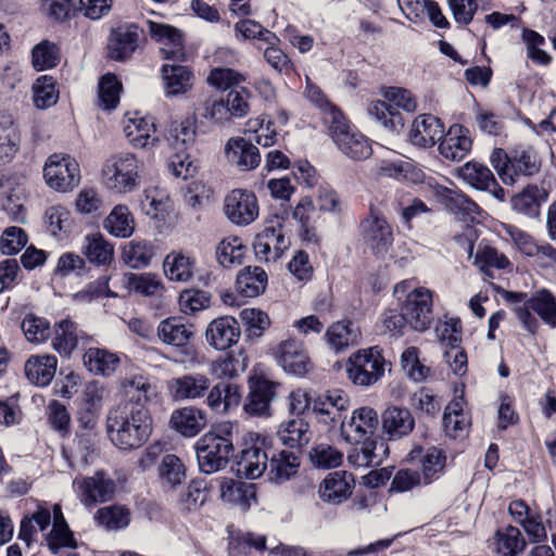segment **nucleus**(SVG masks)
Returning <instances> with one entry per match:
<instances>
[{
  "label": "nucleus",
  "mask_w": 556,
  "mask_h": 556,
  "mask_svg": "<svg viewBox=\"0 0 556 556\" xmlns=\"http://www.w3.org/2000/svg\"><path fill=\"white\" fill-rule=\"evenodd\" d=\"M153 419L142 410L110 408L105 419L109 441L122 452L143 446L152 434Z\"/></svg>",
  "instance_id": "nucleus-1"
},
{
  "label": "nucleus",
  "mask_w": 556,
  "mask_h": 556,
  "mask_svg": "<svg viewBox=\"0 0 556 556\" xmlns=\"http://www.w3.org/2000/svg\"><path fill=\"white\" fill-rule=\"evenodd\" d=\"M504 299L514 306V313L528 332L534 334L539 329V321L532 312L545 325L556 328V298L549 290L539 289L531 296L525 292L505 291Z\"/></svg>",
  "instance_id": "nucleus-2"
},
{
  "label": "nucleus",
  "mask_w": 556,
  "mask_h": 556,
  "mask_svg": "<svg viewBox=\"0 0 556 556\" xmlns=\"http://www.w3.org/2000/svg\"><path fill=\"white\" fill-rule=\"evenodd\" d=\"M197 459L202 472L223 470L235 455L232 426L219 425L203 434L195 443Z\"/></svg>",
  "instance_id": "nucleus-3"
},
{
  "label": "nucleus",
  "mask_w": 556,
  "mask_h": 556,
  "mask_svg": "<svg viewBox=\"0 0 556 556\" xmlns=\"http://www.w3.org/2000/svg\"><path fill=\"white\" fill-rule=\"evenodd\" d=\"M383 97L384 100L370 103L368 114L388 132L399 134L405 125L400 110L413 113L417 109V102L408 90L400 87H389L384 90Z\"/></svg>",
  "instance_id": "nucleus-4"
},
{
  "label": "nucleus",
  "mask_w": 556,
  "mask_h": 556,
  "mask_svg": "<svg viewBox=\"0 0 556 556\" xmlns=\"http://www.w3.org/2000/svg\"><path fill=\"white\" fill-rule=\"evenodd\" d=\"M325 125L338 149L348 157L359 161L371 155L369 140L351 125L341 111L328 112Z\"/></svg>",
  "instance_id": "nucleus-5"
},
{
  "label": "nucleus",
  "mask_w": 556,
  "mask_h": 556,
  "mask_svg": "<svg viewBox=\"0 0 556 556\" xmlns=\"http://www.w3.org/2000/svg\"><path fill=\"white\" fill-rule=\"evenodd\" d=\"M102 177L105 187L117 193L134 191L139 185V162L131 153H118L103 165Z\"/></svg>",
  "instance_id": "nucleus-6"
},
{
  "label": "nucleus",
  "mask_w": 556,
  "mask_h": 556,
  "mask_svg": "<svg viewBox=\"0 0 556 556\" xmlns=\"http://www.w3.org/2000/svg\"><path fill=\"white\" fill-rule=\"evenodd\" d=\"M386 361L377 346L359 351L350 357L346 372L354 384L369 387L384 374Z\"/></svg>",
  "instance_id": "nucleus-7"
},
{
  "label": "nucleus",
  "mask_w": 556,
  "mask_h": 556,
  "mask_svg": "<svg viewBox=\"0 0 556 556\" xmlns=\"http://www.w3.org/2000/svg\"><path fill=\"white\" fill-rule=\"evenodd\" d=\"M43 177L50 188L66 192L80 181L79 165L67 154H52L45 164Z\"/></svg>",
  "instance_id": "nucleus-8"
},
{
  "label": "nucleus",
  "mask_w": 556,
  "mask_h": 556,
  "mask_svg": "<svg viewBox=\"0 0 556 556\" xmlns=\"http://www.w3.org/2000/svg\"><path fill=\"white\" fill-rule=\"evenodd\" d=\"M364 244L376 255H384L393 244V231L384 216L372 206L359 224Z\"/></svg>",
  "instance_id": "nucleus-9"
},
{
  "label": "nucleus",
  "mask_w": 556,
  "mask_h": 556,
  "mask_svg": "<svg viewBox=\"0 0 556 556\" xmlns=\"http://www.w3.org/2000/svg\"><path fill=\"white\" fill-rule=\"evenodd\" d=\"M121 390L124 400L113 406L118 409L142 410L151 415L147 403L155 395V387L150 379L143 375H132L121 380Z\"/></svg>",
  "instance_id": "nucleus-10"
},
{
  "label": "nucleus",
  "mask_w": 556,
  "mask_h": 556,
  "mask_svg": "<svg viewBox=\"0 0 556 556\" xmlns=\"http://www.w3.org/2000/svg\"><path fill=\"white\" fill-rule=\"evenodd\" d=\"M432 305V291L426 288H417L407 294L401 309L412 329L425 331L433 320Z\"/></svg>",
  "instance_id": "nucleus-11"
},
{
  "label": "nucleus",
  "mask_w": 556,
  "mask_h": 556,
  "mask_svg": "<svg viewBox=\"0 0 556 556\" xmlns=\"http://www.w3.org/2000/svg\"><path fill=\"white\" fill-rule=\"evenodd\" d=\"M249 393L243 409L250 416H270V403L276 399L278 383L264 376H253L249 379Z\"/></svg>",
  "instance_id": "nucleus-12"
},
{
  "label": "nucleus",
  "mask_w": 556,
  "mask_h": 556,
  "mask_svg": "<svg viewBox=\"0 0 556 556\" xmlns=\"http://www.w3.org/2000/svg\"><path fill=\"white\" fill-rule=\"evenodd\" d=\"M290 241L283 233L282 226L277 219L266 226L253 241L255 256L261 262H276L289 248Z\"/></svg>",
  "instance_id": "nucleus-13"
},
{
  "label": "nucleus",
  "mask_w": 556,
  "mask_h": 556,
  "mask_svg": "<svg viewBox=\"0 0 556 556\" xmlns=\"http://www.w3.org/2000/svg\"><path fill=\"white\" fill-rule=\"evenodd\" d=\"M379 425L377 412L368 406H363L353 410L348 421H342L340 431L342 438L351 443L358 445L368 438H374Z\"/></svg>",
  "instance_id": "nucleus-14"
},
{
  "label": "nucleus",
  "mask_w": 556,
  "mask_h": 556,
  "mask_svg": "<svg viewBox=\"0 0 556 556\" xmlns=\"http://www.w3.org/2000/svg\"><path fill=\"white\" fill-rule=\"evenodd\" d=\"M224 212L232 224L250 225L258 216L257 199L253 192L235 189L225 198Z\"/></svg>",
  "instance_id": "nucleus-15"
},
{
  "label": "nucleus",
  "mask_w": 556,
  "mask_h": 556,
  "mask_svg": "<svg viewBox=\"0 0 556 556\" xmlns=\"http://www.w3.org/2000/svg\"><path fill=\"white\" fill-rule=\"evenodd\" d=\"M147 26L151 38L161 45L160 52L163 59L186 61L184 37L178 28L153 21H147Z\"/></svg>",
  "instance_id": "nucleus-16"
},
{
  "label": "nucleus",
  "mask_w": 556,
  "mask_h": 556,
  "mask_svg": "<svg viewBox=\"0 0 556 556\" xmlns=\"http://www.w3.org/2000/svg\"><path fill=\"white\" fill-rule=\"evenodd\" d=\"M80 491V500L84 505L92 506L97 503H104L114 496L116 484L114 480L103 470H98L91 477L75 480Z\"/></svg>",
  "instance_id": "nucleus-17"
},
{
  "label": "nucleus",
  "mask_w": 556,
  "mask_h": 556,
  "mask_svg": "<svg viewBox=\"0 0 556 556\" xmlns=\"http://www.w3.org/2000/svg\"><path fill=\"white\" fill-rule=\"evenodd\" d=\"M276 358L285 371L298 377H303L312 368L306 350L296 339L282 341L277 348Z\"/></svg>",
  "instance_id": "nucleus-18"
},
{
  "label": "nucleus",
  "mask_w": 556,
  "mask_h": 556,
  "mask_svg": "<svg viewBox=\"0 0 556 556\" xmlns=\"http://www.w3.org/2000/svg\"><path fill=\"white\" fill-rule=\"evenodd\" d=\"M458 176L475 189L486 191L501 202L505 201V190L488 166L478 162H467L458 169Z\"/></svg>",
  "instance_id": "nucleus-19"
},
{
  "label": "nucleus",
  "mask_w": 556,
  "mask_h": 556,
  "mask_svg": "<svg viewBox=\"0 0 556 556\" xmlns=\"http://www.w3.org/2000/svg\"><path fill=\"white\" fill-rule=\"evenodd\" d=\"M416 425L415 417L408 408L389 406L381 415L382 433L389 441H399L408 437Z\"/></svg>",
  "instance_id": "nucleus-20"
},
{
  "label": "nucleus",
  "mask_w": 556,
  "mask_h": 556,
  "mask_svg": "<svg viewBox=\"0 0 556 556\" xmlns=\"http://www.w3.org/2000/svg\"><path fill=\"white\" fill-rule=\"evenodd\" d=\"M348 454V462L356 468L378 467L387 458L389 446L383 439L374 437L362 441Z\"/></svg>",
  "instance_id": "nucleus-21"
},
{
  "label": "nucleus",
  "mask_w": 556,
  "mask_h": 556,
  "mask_svg": "<svg viewBox=\"0 0 556 556\" xmlns=\"http://www.w3.org/2000/svg\"><path fill=\"white\" fill-rule=\"evenodd\" d=\"M241 336V330L236 318L222 316L213 319L206 330V342L218 351H224L236 344Z\"/></svg>",
  "instance_id": "nucleus-22"
},
{
  "label": "nucleus",
  "mask_w": 556,
  "mask_h": 556,
  "mask_svg": "<svg viewBox=\"0 0 556 556\" xmlns=\"http://www.w3.org/2000/svg\"><path fill=\"white\" fill-rule=\"evenodd\" d=\"M548 194L544 186L528 184L510 198V205L517 214L534 219L540 216L541 207L547 201Z\"/></svg>",
  "instance_id": "nucleus-23"
},
{
  "label": "nucleus",
  "mask_w": 556,
  "mask_h": 556,
  "mask_svg": "<svg viewBox=\"0 0 556 556\" xmlns=\"http://www.w3.org/2000/svg\"><path fill=\"white\" fill-rule=\"evenodd\" d=\"M354 477L346 471H334L329 473L319 484L318 493L320 498L332 505L346 501L354 489Z\"/></svg>",
  "instance_id": "nucleus-24"
},
{
  "label": "nucleus",
  "mask_w": 556,
  "mask_h": 556,
  "mask_svg": "<svg viewBox=\"0 0 556 556\" xmlns=\"http://www.w3.org/2000/svg\"><path fill=\"white\" fill-rule=\"evenodd\" d=\"M443 134L444 125L438 117L431 114H421L415 118L408 140L418 148H430L442 139Z\"/></svg>",
  "instance_id": "nucleus-25"
},
{
  "label": "nucleus",
  "mask_w": 556,
  "mask_h": 556,
  "mask_svg": "<svg viewBox=\"0 0 556 556\" xmlns=\"http://www.w3.org/2000/svg\"><path fill=\"white\" fill-rule=\"evenodd\" d=\"M472 141L469 131L462 125H452L439 144L440 154L450 161L459 162L470 152Z\"/></svg>",
  "instance_id": "nucleus-26"
},
{
  "label": "nucleus",
  "mask_w": 556,
  "mask_h": 556,
  "mask_svg": "<svg viewBox=\"0 0 556 556\" xmlns=\"http://www.w3.org/2000/svg\"><path fill=\"white\" fill-rule=\"evenodd\" d=\"M170 428L185 438H193L207 425L205 410L195 406L175 409L169 419Z\"/></svg>",
  "instance_id": "nucleus-27"
},
{
  "label": "nucleus",
  "mask_w": 556,
  "mask_h": 556,
  "mask_svg": "<svg viewBox=\"0 0 556 556\" xmlns=\"http://www.w3.org/2000/svg\"><path fill=\"white\" fill-rule=\"evenodd\" d=\"M412 460L418 459L421 468V479L424 485H428L434 480L439 479L445 467V454L442 450L431 446L424 450L420 446H416L409 453Z\"/></svg>",
  "instance_id": "nucleus-28"
},
{
  "label": "nucleus",
  "mask_w": 556,
  "mask_h": 556,
  "mask_svg": "<svg viewBox=\"0 0 556 556\" xmlns=\"http://www.w3.org/2000/svg\"><path fill=\"white\" fill-rule=\"evenodd\" d=\"M229 162L241 170H251L260 165L261 154L256 146L242 137L230 138L225 147Z\"/></svg>",
  "instance_id": "nucleus-29"
},
{
  "label": "nucleus",
  "mask_w": 556,
  "mask_h": 556,
  "mask_svg": "<svg viewBox=\"0 0 556 556\" xmlns=\"http://www.w3.org/2000/svg\"><path fill=\"white\" fill-rule=\"evenodd\" d=\"M157 338L165 344L185 348L192 339L194 331L191 324H187L180 317L163 319L156 328Z\"/></svg>",
  "instance_id": "nucleus-30"
},
{
  "label": "nucleus",
  "mask_w": 556,
  "mask_h": 556,
  "mask_svg": "<svg viewBox=\"0 0 556 556\" xmlns=\"http://www.w3.org/2000/svg\"><path fill=\"white\" fill-rule=\"evenodd\" d=\"M58 367L54 355H31L24 365L27 380L37 387H47L53 379Z\"/></svg>",
  "instance_id": "nucleus-31"
},
{
  "label": "nucleus",
  "mask_w": 556,
  "mask_h": 556,
  "mask_svg": "<svg viewBox=\"0 0 556 556\" xmlns=\"http://www.w3.org/2000/svg\"><path fill=\"white\" fill-rule=\"evenodd\" d=\"M210 386L211 381L207 376L193 372L173 379L170 389L176 400H197L206 394Z\"/></svg>",
  "instance_id": "nucleus-32"
},
{
  "label": "nucleus",
  "mask_w": 556,
  "mask_h": 556,
  "mask_svg": "<svg viewBox=\"0 0 556 556\" xmlns=\"http://www.w3.org/2000/svg\"><path fill=\"white\" fill-rule=\"evenodd\" d=\"M85 340H87L86 333L74 321L63 319L54 325L52 346L60 355L70 356Z\"/></svg>",
  "instance_id": "nucleus-33"
},
{
  "label": "nucleus",
  "mask_w": 556,
  "mask_h": 556,
  "mask_svg": "<svg viewBox=\"0 0 556 556\" xmlns=\"http://www.w3.org/2000/svg\"><path fill=\"white\" fill-rule=\"evenodd\" d=\"M268 455L257 445L249 446L241 451L236 463V472L247 479H257L267 469Z\"/></svg>",
  "instance_id": "nucleus-34"
},
{
  "label": "nucleus",
  "mask_w": 556,
  "mask_h": 556,
  "mask_svg": "<svg viewBox=\"0 0 556 556\" xmlns=\"http://www.w3.org/2000/svg\"><path fill=\"white\" fill-rule=\"evenodd\" d=\"M139 34L135 25L122 26L112 31L109 41L110 56L116 61L129 58L138 47Z\"/></svg>",
  "instance_id": "nucleus-35"
},
{
  "label": "nucleus",
  "mask_w": 556,
  "mask_h": 556,
  "mask_svg": "<svg viewBox=\"0 0 556 556\" xmlns=\"http://www.w3.org/2000/svg\"><path fill=\"white\" fill-rule=\"evenodd\" d=\"M300 457L291 451H280L273 453L268 458L269 480L281 484L294 477L300 467Z\"/></svg>",
  "instance_id": "nucleus-36"
},
{
  "label": "nucleus",
  "mask_w": 556,
  "mask_h": 556,
  "mask_svg": "<svg viewBox=\"0 0 556 556\" xmlns=\"http://www.w3.org/2000/svg\"><path fill=\"white\" fill-rule=\"evenodd\" d=\"M161 73L167 97L186 93L192 87L193 74L188 66L164 64Z\"/></svg>",
  "instance_id": "nucleus-37"
},
{
  "label": "nucleus",
  "mask_w": 556,
  "mask_h": 556,
  "mask_svg": "<svg viewBox=\"0 0 556 556\" xmlns=\"http://www.w3.org/2000/svg\"><path fill=\"white\" fill-rule=\"evenodd\" d=\"M129 143L135 148H148L157 141L152 117L136 116L128 118L124 127Z\"/></svg>",
  "instance_id": "nucleus-38"
},
{
  "label": "nucleus",
  "mask_w": 556,
  "mask_h": 556,
  "mask_svg": "<svg viewBox=\"0 0 556 556\" xmlns=\"http://www.w3.org/2000/svg\"><path fill=\"white\" fill-rule=\"evenodd\" d=\"M155 254L154 244L144 239H132L122 248V260L132 269L148 267Z\"/></svg>",
  "instance_id": "nucleus-39"
},
{
  "label": "nucleus",
  "mask_w": 556,
  "mask_h": 556,
  "mask_svg": "<svg viewBox=\"0 0 556 556\" xmlns=\"http://www.w3.org/2000/svg\"><path fill=\"white\" fill-rule=\"evenodd\" d=\"M240 400V388L237 384L219 382L208 391L206 404L212 410L225 414L237 407Z\"/></svg>",
  "instance_id": "nucleus-40"
},
{
  "label": "nucleus",
  "mask_w": 556,
  "mask_h": 556,
  "mask_svg": "<svg viewBox=\"0 0 556 556\" xmlns=\"http://www.w3.org/2000/svg\"><path fill=\"white\" fill-rule=\"evenodd\" d=\"M45 541L48 548L56 554L63 547H75L76 542L73 532L63 516L61 507L55 504L53 506V522L49 533L45 534Z\"/></svg>",
  "instance_id": "nucleus-41"
},
{
  "label": "nucleus",
  "mask_w": 556,
  "mask_h": 556,
  "mask_svg": "<svg viewBox=\"0 0 556 556\" xmlns=\"http://www.w3.org/2000/svg\"><path fill=\"white\" fill-rule=\"evenodd\" d=\"M84 365L94 374L109 377L115 372L121 364L117 354L99 348H90L84 354Z\"/></svg>",
  "instance_id": "nucleus-42"
},
{
  "label": "nucleus",
  "mask_w": 556,
  "mask_h": 556,
  "mask_svg": "<svg viewBox=\"0 0 556 556\" xmlns=\"http://www.w3.org/2000/svg\"><path fill=\"white\" fill-rule=\"evenodd\" d=\"M279 441L289 447H302L311 441L309 425L303 418H292L279 425Z\"/></svg>",
  "instance_id": "nucleus-43"
},
{
  "label": "nucleus",
  "mask_w": 556,
  "mask_h": 556,
  "mask_svg": "<svg viewBox=\"0 0 556 556\" xmlns=\"http://www.w3.org/2000/svg\"><path fill=\"white\" fill-rule=\"evenodd\" d=\"M195 261L182 252H172L164 258L165 276L172 281L188 282L192 279Z\"/></svg>",
  "instance_id": "nucleus-44"
},
{
  "label": "nucleus",
  "mask_w": 556,
  "mask_h": 556,
  "mask_svg": "<svg viewBox=\"0 0 556 556\" xmlns=\"http://www.w3.org/2000/svg\"><path fill=\"white\" fill-rule=\"evenodd\" d=\"M0 194L3 198L2 206L14 219H20L24 205V188L15 176H1Z\"/></svg>",
  "instance_id": "nucleus-45"
},
{
  "label": "nucleus",
  "mask_w": 556,
  "mask_h": 556,
  "mask_svg": "<svg viewBox=\"0 0 556 556\" xmlns=\"http://www.w3.org/2000/svg\"><path fill=\"white\" fill-rule=\"evenodd\" d=\"M511 178L516 176L532 177L541 169V160L531 147H518L511 151Z\"/></svg>",
  "instance_id": "nucleus-46"
},
{
  "label": "nucleus",
  "mask_w": 556,
  "mask_h": 556,
  "mask_svg": "<svg viewBox=\"0 0 556 556\" xmlns=\"http://www.w3.org/2000/svg\"><path fill=\"white\" fill-rule=\"evenodd\" d=\"M237 288L248 298L263 293L267 286V274L258 266H247L237 275Z\"/></svg>",
  "instance_id": "nucleus-47"
},
{
  "label": "nucleus",
  "mask_w": 556,
  "mask_h": 556,
  "mask_svg": "<svg viewBox=\"0 0 556 556\" xmlns=\"http://www.w3.org/2000/svg\"><path fill=\"white\" fill-rule=\"evenodd\" d=\"M359 331L352 321H337L326 331V338L329 345L336 351L341 352L358 342Z\"/></svg>",
  "instance_id": "nucleus-48"
},
{
  "label": "nucleus",
  "mask_w": 556,
  "mask_h": 556,
  "mask_svg": "<svg viewBox=\"0 0 556 556\" xmlns=\"http://www.w3.org/2000/svg\"><path fill=\"white\" fill-rule=\"evenodd\" d=\"M104 229L116 238H128L135 231V220L126 205H116L104 219Z\"/></svg>",
  "instance_id": "nucleus-49"
},
{
  "label": "nucleus",
  "mask_w": 556,
  "mask_h": 556,
  "mask_svg": "<svg viewBox=\"0 0 556 556\" xmlns=\"http://www.w3.org/2000/svg\"><path fill=\"white\" fill-rule=\"evenodd\" d=\"M21 135L17 126L4 118L0 122V166L10 163L20 150Z\"/></svg>",
  "instance_id": "nucleus-50"
},
{
  "label": "nucleus",
  "mask_w": 556,
  "mask_h": 556,
  "mask_svg": "<svg viewBox=\"0 0 556 556\" xmlns=\"http://www.w3.org/2000/svg\"><path fill=\"white\" fill-rule=\"evenodd\" d=\"M159 477L164 488L175 489L185 481L186 467L178 456L166 454L159 466Z\"/></svg>",
  "instance_id": "nucleus-51"
},
{
  "label": "nucleus",
  "mask_w": 556,
  "mask_h": 556,
  "mask_svg": "<svg viewBox=\"0 0 556 556\" xmlns=\"http://www.w3.org/2000/svg\"><path fill=\"white\" fill-rule=\"evenodd\" d=\"M220 498L224 502L239 505L241 507L249 506V497L255 500L252 486L242 482H237L232 478H222L219 480Z\"/></svg>",
  "instance_id": "nucleus-52"
},
{
  "label": "nucleus",
  "mask_w": 556,
  "mask_h": 556,
  "mask_svg": "<svg viewBox=\"0 0 556 556\" xmlns=\"http://www.w3.org/2000/svg\"><path fill=\"white\" fill-rule=\"evenodd\" d=\"M527 543L518 528L508 526L496 532V552L500 556H518Z\"/></svg>",
  "instance_id": "nucleus-53"
},
{
  "label": "nucleus",
  "mask_w": 556,
  "mask_h": 556,
  "mask_svg": "<svg viewBox=\"0 0 556 556\" xmlns=\"http://www.w3.org/2000/svg\"><path fill=\"white\" fill-rule=\"evenodd\" d=\"M247 247L238 237L223 239L216 248V258L224 267L240 265L243 262Z\"/></svg>",
  "instance_id": "nucleus-54"
},
{
  "label": "nucleus",
  "mask_w": 556,
  "mask_h": 556,
  "mask_svg": "<svg viewBox=\"0 0 556 556\" xmlns=\"http://www.w3.org/2000/svg\"><path fill=\"white\" fill-rule=\"evenodd\" d=\"M96 521L108 530L126 528L130 522V511L123 505H110L98 509Z\"/></svg>",
  "instance_id": "nucleus-55"
},
{
  "label": "nucleus",
  "mask_w": 556,
  "mask_h": 556,
  "mask_svg": "<svg viewBox=\"0 0 556 556\" xmlns=\"http://www.w3.org/2000/svg\"><path fill=\"white\" fill-rule=\"evenodd\" d=\"M469 426V421L463 412L460 401H453L446 407L443 415V427L446 435L459 438Z\"/></svg>",
  "instance_id": "nucleus-56"
},
{
  "label": "nucleus",
  "mask_w": 556,
  "mask_h": 556,
  "mask_svg": "<svg viewBox=\"0 0 556 556\" xmlns=\"http://www.w3.org/2000/svg\"><path fill=\"white\" fill-rule=\"evenodd\" d=\"M83 251L91 263L106 264L113 257L114 248L102 235L94 233L85 238Z\"/></svg>",
  "instance_id": "nucleus-57"
},
{
  "label": "nucleus",
  "mask_w": 556,
  "mask_h": 556,
  "mask_svg": "<svg viewBox=\"0 0 556 556\" xmlns=\"http://www.w3.org/2000/svg\"><path fill=\"white\" fill-rule=\"evenodd\" d=\"M473 264L486 277L492 278L493 273L491 268L494 267L497 269H504L510 265V262L503 253H500L496 249L484 245L478 248Z\"/></svg>",
  "instance_id": "nucleus-58"
},
{
  "label": "nucleus",
  "mask_w": 556,
  "mask_h": 556,
  "mask_svg": "<svg viewBox=\"0 0 556 556\" xmlns=\"http://www.w3.org/2000/svg\"><path fill=\"white\" fill-rule=\"evenodd\" d=\"M33 92L34 104L41 110L53 106L59 99V91L52 76L38 77L33 85Z\"/></svg>",
  "instance_id": "nucleus-59"
},
{
  "label": "nucleus",
  "mask_w": 556,
  "mask_h": 556,
  "mask_svg": "<svg viewBox=\"0 0 556 556\" xmlns=\"http://www.w3.org/2000/svg\"><path fill=\"white\" fill-rule=\"evenodd\" d=\"M248 367V358L240 352L227 353L212 364V371L218 378H235Z\"/></svg>",
  "instance_id": "nucleus-60"
},
{
  "label": "nucleus",
  "mask_w": 556,
  "mask_h": 556,
  "mask_svg": "<svg viewBox=\"0 0 556 556\" xmlns=\"http://www.w3.org/2000/svg\"><path fill=\"white\" fill-rule=\"evenodd\" d=\"M527 48V56L535 64L546 66L552 62V56L543 49L545 38L535 30L523 28L521 35Z\"/></svg>",
  "instance_id": "nucleus-61"
},
{
  "label": "nucleus",
  "mask_w": 556,
  "mask_h": 556,
  "mask_svg": "<svg viewBox=\"0 0 556 556\" xmlns=\"http://www.w3.org/2000/svg\"><path fill=\"white\" fill-rule=\"evenodd\" d=\"M60 62L59 47L49 41L42 40L33 48L31 63L37 71H45L56 66Z\"/></svg>",
  "instance_id": "nucleus-62"
},
{
  "label": "nucleus",
  "mask_w": 556,
  "mask_h": 556,
  "mask_svg": "<svg viewBox=\"0 0 556 556\" xmlns=\"http://www.w3.org/2000/svg\"><path fill=\"white\" fill-rule=\"evenodd\" d=\"M265 547V536L247 532L230 538L228 553L229 556H248L251 548L262 551Z\"/></svg>",
  "instance_id": "nucleus-63"
},
{
  "label": "nucleus",
  "mask_w": 556,
  "mask_h": 556,
  "mask_svg": "<svg viewBox=\"0 0 556 556\" xmlns=\"http://www.w3.org/2000/svg\"><path fill=\"white\" fill-rule=\"evenodd\" d=\"M309 458L316 467L327 469L340 466L343 460V454L329 444L320 443L312 448Z\"/></svg>",
  "instance_id": "nucleus-64"
}]
</instances>
